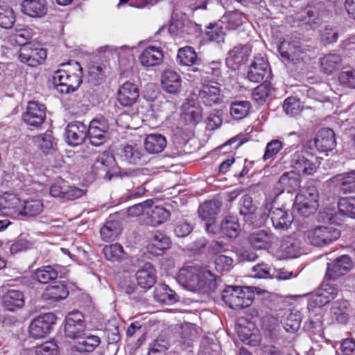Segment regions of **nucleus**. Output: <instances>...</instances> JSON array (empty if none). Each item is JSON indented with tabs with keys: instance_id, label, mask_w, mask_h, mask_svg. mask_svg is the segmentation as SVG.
I'll return each mask as SVG.
<instances>
[{
	"instance_id": "nucleus-1",
	"label": "nucleus",
	"mask_w": 355,
	"mask_h": 355,
	"mask_svg": "<svg viewBox=\"0 0 355 355\" xmlns=\"http://www.w3.org/2000/svg\"><path fill=\"white\" fill-rule=\"evenodd\" d=\"M64 68L54 72L53 83L58 92L69 94L75 92L82 83L83 69L78 62L63 64Z\"/></svg>"
},
{
	"instance_id": "nucleus-2",
	"label": "nucleus",
	"mask_w": 355,
	"mask_h": 355,
	"mask_svg": "<svg viewBox=\"0 0 355 355\" xmlns=\"http://www.w3.org/2000/svg\"><path fill=\"white\" fill-rule=\"evenodd\" d=\"M252 287L227 286L222 293L223 301L232 309H241L252 304L254 299Z\"/></svg>"
},
{
	"instance_id": "nucleus-3",
	"label": "nucleus",
	"mask_w": 355,
	"mask_h": 355,
	"mask_svg": "<svg viewBox=\"0 0 355 355\" xmlns=\"http://www.w3.org/2000/svg\"><path fill=\"white\" fill-rule=\"evenodd\" d=\"M293 211H296L301 217L297 220V233L304 240H309L311 238V200L302 192L298 193L295 199L293 207Z\"/></svg>"
},
{
	"instance_id": "nucleus-4",
	"label": "nucleus",
	"mask_w": 355,
	"mask_h": 355,
	"mask_svg": "<svg viewBox=\"0 0 355 355\" xmlns=\"http://www.w3.org/2000/svg\"><path fill=\"white\" fill-rule=\"evenodd\" d=\"M109 129L108 120L104 116L93 119L89 125H87L89 144L96 147L103 145L110 139Z\"/></svg>"
},
{
	"instance_id": "nucleus-5",
	"label": "nucleus",
	"mask_w": 355,
	"mask_h": 355,
	"mask_svg": "<svg viewBox=\"0 0 355 355\" xmlns=\"http://www.w3.org/2000/svg\"><path fill=\"white\" fill-rule=\"evenodd\" d=\"M196 94L199 103L205 106H213L223 102L224 95L222 93L220 84L217 82L210 81L202 83L201 87L197 90Z\"/></svg>"
},
{
	"instance_id": "nucleus-6",
	"label": "nucleus",
	"mask_w": 355,
	"mask_h": 355,
	"mask_svg": "<svg viewBox=\"0 0 355 355\" xmlns=\"http://www.w3.org/2000/svg\"><path fill=\"white\" fill-rule=\"evenodd\" d=\"M57 320L53 313H46L35 318L30 324L28 331L30 336L35 338H42L53 330Z\"/></svg>"
},
{
	"instance_id": "nucleus-7",
	"label": "nucleus",
	"mask_w": 355,
	"mask_h": 355,
	"mask_svg": "<svg viewBox=\"0 0 355 355\" xmlns=\"http://www.w3.org/2000/svg\"><path fill=\"white\" fill-rule=\"evenodd\" d=\"M86 323L84 315L78 311H73L69 313L64 320V332L67 338L78 339L85 335Z\"/></svg>"
},
{
	"instance_id": "nucleus-8",
	"label": "nucleus",
	"mask_w": 355,
	"mask_h": 355,
	"mask_svg": "<svg viewBox=\"0 0 355 355\" xmlns=\"http://www.w3.org/2000/svg\"><path fill=\"white\" fill-rule=\"evenodd\" d=\"M46 51L39 43H32L21 47L19 51V59L30 67L41 64L46 58Z\"/></svg>"
},
{
	"instance_id": "nucleus-9",
	"label": "nucleus",
	"mask_w": 355,
	"mask_h": 355,
	"mask_svg": "<svg viewBox=\"0 0 355 355\" xmlns=\"http://www.w3.org/2000/svg\"><path fill=\"white\" fill-rule=\"evenodd\" d=\"M46 106L38 101H29L22 114V121L32 128H39L46 119Z\"/></svg>"
},
{
	"instance_id": "nucleus-10",
	"label": "nucleus",
	"mask_w": 355,
	"mask_h": 355,
	"mask_svg": "<svg viewBox=\"0 0 355 355\" xmlns=\"http://www.w3.org/2000/svg\"><path fill=\"white\" fill-rule=\"evenodd\" d=\"M271 70L268 59L265 55L259 54L254 57V60L248 71V79L254 83L262 82L270 76Z\"/></svg>"
},
{
	"instance_id": "nucleus-11",
	"label": "nucleus",
	"mask_w": 355,
	"mask_h": 355,
	"mask_svg": "<svg viewBox=\"0 0 355 355\" xmlns=\"http://www.w3.org/2000/svg\"><path fill=\"white\" fill-rule=\"evenodd\" d=\"M116 161L113 154L104 151L97 155L92 166V172L105 180L112 179L111 173L115 166Z\"/></svg>"
},
{
	"instance_id": "nucleus-12",
	"label": "nucleus",
	"mask_w": 355,
	"mask_h": 355,
	"mask_svg": "<svg viewBox=\"0 0 355 355\" xmlns=\"http://www.w3.org/2000/svg\"><path fill=\"white\" fill-rule=\"evenodd\" d=\"M352 267V260L349 255H341L331 263H327L326 276L329 279H337L345 275Z\"/></svg>"
},
{
	"instance_id": "nucleus-13",
	"label": "nucleus",
	"mask_w": 355,
	"mask_h": 355,
	"mask_svg": "<svg viewBox=\"0 0 355 355\" xmlns=\"http://www.w3.org/2000/svg\"><path fill=\"white\" fill-rule=\"evenodd\" d=\"M66 141L70 146H78L87 138V125L78 121L70 122L65 128Z\"/></svg>"
},
{
	"instance_id": "nucleus-14",
	"label": "nucleus",
	"mask_w": 355,
	"mask_h": 355,
	"mask_svg": "<svg viewBox=\"0 0 355 355\" xmlns=\"http://www.w3.org/2000/svg\"><path fill=\"white\" fill-rule=\"evenodd\" d=\"M340 235L339 230L333 226H320L312 231V245L322 246L337 240Z\"/></svg>"
},
{
	"instance_id": "nucleus-15",
	"label": "nucleus",
	"mask_w": 355,
	"mask_h": 355,
	"mask_svg": "<svg viewBox=\"0 0 355 355\" xmlns=\"http://www.w3.org/2000/svg\"><path fill=\"white\" fill-rule=\"evenodd\" d=\"M118 156L121 161L131 164L143 165L148 159L143 149L137 145H125L119 149Z\"/></svg>"
},
{
	"instance_id": "nucleus-16",
	"label": "nucleus",
	"mask_w": 355,
	"mask_h": 355,
	"mask_svg": "<svg viewBox=\"0 0 355 355\" xmlns=\"http://www.w3.org/2000/svg\"><path fill=\"white\" fill-rule=\"evenodd\" d=\"M276 230L286 231L288 230L293 221V216L283 208H271L268 214Z\"/></svg>"
},
{
	"instance_id": "nucleus-17",
	"label": "nucleus",
	"mask_w": 355,
	"mask_h": 355,
	"mask_svg": "<svg viewBox=\"0 0 355 355\" xmlns=\"http://www.w3.org/2000/svg\"><path fill=\"white\" fill-rule=\"evenodd\" d=\"M251 49L248 45H238L229 51L226 63L229 68L236 70L245 64L250 55Z\"/></svg>"
},
{
	"instance_id": "nucleus-18",
	"label": "nucleus",
	"mask_w": 355,
	"mask_h": 355,
	"mask_svg": "<svg viewBox=\"0 0 355 355\" xmlns=\"http://www.w3.org/2000/svg\"><path fill=\"white\" fill-rule=\"evenodd\" d=\"M200 271V268L197 266H189L183 268L179 272L178 281L189 291H198Z\"/></svg>"
},
{
	"instance_id": "nucleus-19",
	"label": "nucleus",
	"mask_w": 355,
	"mask_h": 355,
	"mask_svg": "<svg viewBox=\"0 0 355 355\" xmlns=\"http://www.w3.org/2000/svg\"><path fill=\"white\" fill-rule=\"evenodd\" d=\"M135 277L138 286L144 289H149L157 281L155 268L151 263L146 262L137 271Z\"/></svg>"
},
{
	"instance_id": "nucleus-20",
	"label": "nucleus",
	"mask_w": 355,
	"mask_h": 355,
	"mask_svg": "<svg viewBox=\"0 0 355 355\" xmlns=\"http://www.w3.org/2000/svg\"><path fill=\"white\" fill-rule=\"evenodd\" d=\"M21 12L33 18H42L47 13L46 0H24L21 3Z\"/></svg>"
},
{
	"instance_id": "nucleus-21",
	"label": "nucleus",
	"mask_w": 355,
	"mask_h": 355,
	"mask_svg": "<svg viewBox=\"0 0 355 355\" xmlns=\"http://www.w3.org/2000/svg\"><path fill=\"white\" fill-rule=\"evenodd\" d=\"M161 85L167 93L178 94L182 87V79L178 72L172 69H166L161 77Z\"/></svg>"
},
{
	"instance_id": "nucleus-22",
	"label": "nucleus",
	"mask_w": 355,
	"mask_h": 355,
	"mask_svg": "<svg viewBox=\"0 0 355 355\" xmlns=\"http://www.w3.org/2000/svg\"><path fill=\"white\" fill-rule=\"evenodd\" d=\"M139 94V89L135 84L126 82L118 91L117 101L122 106L130 107L137 101Z\"/></svg>"
},
{
	"instance_id": "nucleus-23",
	"label": "nucleus",
	"mask_w": 355,
	"mask_h": 355,
	"mask_svg": "<svg viewBox=\"0 0 355 355\" xmlns=\"http://www.w3.org/2000/svg\"><path fill=\"white\" fill-rule=\"evenodd\" d=\"M171 243V239L166 235L159 232H155L152 234L147 250L150 254L154 256H160L170 248Z\"/></svg>"
},
{
	"instance_id": "nucleus-24",
	"label": "nucleus",
	"mask_w": 355,
	"mask_h": 355,
	"mask_svg": "<svg viewBox=\"0 0 355 355\" xmlns=\"http://www.w3.org/2000/svg\"><path fill=\"white\" fill-rule=\"evenodd\" d=\"M300 187V181L294 171L286 172L279 178L275 184V192L279 195L284 191L292 193Z\"/></svg>"
},
{
	"instance_id": "nucleus-25",
	"label": "nucleus",
	"mask_w": 355,
	"mask_h": 355,
	"mask_svg": "<svg viewBox=\"0 0 355 355\" xmlns=\"http://www.w3.org/2000/svg\"><path fill=\"white\" fill-rule=\"evenodd\" d=\"M315 148L322 152L331 150L336 146L335 133L330 128L320 129L314 139Z\"/></svg>"
},
{
	"instance_id": "nucleus-26",
	"label": "nucleus",
	"mask_w": 355,
	"mask_h": 355,
	"mask_svg": "<svg viewBox=\"0 0 355 355\" xmlns=\"http://www.w3.org/2000/svg\"><path fill=\"white\" fill-rule=\"evenodd\" d=\"M68 295L69 290L66 284L64 282H58L48 286L42 296L44 300L58 302L65 299Z\"/></svg>"
},
{
	"instance_id": "nucleus-27",
	"label": "nucleus",
	"mask_w": 355,
	"mask_h": 355,
	"mask_svg": "<svg viewBox=\"0 0 355 355\" xmlns=\"http://www.w3.org/2000/svg\"><path fill=\"white\" fill-rule=\"evenodd\" d=\"M163 57L162 51L159 48L149 46L142 51L139 59L141 65L150 67L159 64Z\"/></svg>"
},
{
	"instance_id": "nucleus-28",
	"label": "nucleus",
	"mask_w": 355,
	"mask_h": 355,
	"mask_svg": "<svg viewBox=\"0 0 355 355\" xmlns=\"http://www.w3.org/2000/svg\"><path fill=\"white\" fill-rule=\"evenodd\" d=\"M295 51L291 55L288 52L282 50L283 44L279 46L278 50L282 57L291 60L295 63L306 62L310 60L309 53L310 51L308 45L300 42L298 45L294 46Z\"/></svg>"
},
{
	"instance_id": "nucleus-29",
	"label": "nucleus",
	"mask_w": 355,
	"mask_h": 355,
	"mask_svg": "<svg viewBox=\"0 0 355 355\" xmlns=\"http://www.w3.org/2000/svg\"><path fill=\"white\" fill-rule=\"evenodd\" d=\"M257 207L253 202L252 198L250 195H244L239 201V214L243 216V219L254 224L257 218Z\"/></svg>"
},
{
	"instance_id": "nucleus-30",
	"label": "nucleus",
	"mask_w": 355,
	"mask_h": 355,
	"mask_svg": "<svg viewBox=\"0 0 355 355\" xmlns=\"http://www.w3.org/2000/svg\"><path fill=\"white\" fill-rule=\"evenodd\" d=\"M274 240L272 233L266 230H259L252 233L248 237V241L252 247L256 249H268Z\"/></svg>"
},
{
	"instance_id": "nucleus-31",
	"label": "nucleus",
	"mask_w": 355,
	"mask_h": 355,
	"mask_svg": "<svg viewBox=\"0 0 355 355\" xmlns=\"http://www.w3.org/2000/svg\"><path fill=\"white\" fill-rule=\"evenodd\" d=\"M350 306L347 300L334 301L331 306V317L340 324H346L349 318Z\"/></svg>"
},
{
	"instance_id": "nucleus-32",
	"label": "nucleus",
	"mask_w": 355,
	"mask_h": 355,
	"mask_svg": "<svg viewBox=\"0 0 355 355\" xmlns=\"http://www.w3.org/2000/svg\"><path fill=\"white\" fill-rule=\"evenodd\" d=\"M101 343V338L94 335L85 337L84 340L78 342L71 348L72 355H82V354L93 352Z\"/></svg>"
},
{
	"instance_id": "nucleus-33",
	"label": "nucleus",
	"mask_w": 355,
	"mask_h": 355,
	"mask_svg": "<svg viewBox=\"0 0 355 355\" xmlns=\"http://www.w3.org/2000/svg\"><path fill=\"white\" fill-rule=\"evenodd\" d=\"M154 298L160 303L173 304L179 300V296L168 285L158 284L154 290Z\"/></svg>"
},
{
	"instance_id": "nucleus-34",
	"label": "nucleus",
	"mask_w": 355,
	"mask_h": 355,
	"mask_svg": "<svg viewBox=\"0 0 355 355\" xmlns=\"http://www.w3.org/2000/svg\"><path fill=\"white\" fill-rule=\"evenodd\" d=\"M241 230L239 219L236 216H225L221 220L220 232L230 239H234L239 234Z\"/></svg>"
},
{
	"instance_id": "nucleus-35",
	"label": "nucleus",
	"mask_w": 355,
	"mask_h": 355,
	"mask_svg": "<svg viewBox=\"0 0 355 355\" xmlns=\"http://www.w3.org/2000/svg\"><path fill=\"white\" fill-rule=\"evenodd\" d=\"M3 302L7 310L14 311L24 305V293L19 290H8L3 295Z\"/></svg>"
},
{
	"instance_id": "nucleus-36",
	"label": "nucleus",
	"mask_w": 355,
	"mask_h": 355,
	"mask_svg": "<svg viewBox=\"0 0 355 355\" xmlns=\"http://www.w3.org/2000/svg\"><path fill=\"white\" fill-rule=\"evenodd\" d=\"M166 146V139L161 134H150L146 137L144 148L150 154H157L164 150Z\"/></svg>"
},
{
	"instance_id": "nucleus-37",
	"label": "nucleus",
	"mask_w": 355,
	"mask_h": 355,
	"mask_svg": "<svg viewBox=\"0 0 355 355\" xmlns=\"http://www.w3.org/2000/svg\"><path fill=\"white\" fill-rule=\"evenodd\" d=\"M227 32V28L223 25V21L219 20L214 24L210 23L209 24L205 31L204 39L216 43L224 42Z\"/></svg>"
},
{
	"instance_id": "nucleus-38",
	"label": "nucleus",
	"mask_w": 355,
	"mask_h": 355,
	"mask_svg": "<svg viewBox=\"0 0 355 355\" xmlns=\"http://www.w3.org/2000/svg\"><path fill=\"white\" fill-rule=\"evenodd\" d=\"M222 202L218 200H211L200 205L198 208L199 217L202 220L216 219V216L220 212Z\"/></svg>"
},
{
	"instance_id": "nucleus-39",
	"label": "nucleus",
	"mask_w": 355,
	"mask_h": 355,
	"mask_svg": "<svg viewBox=\"0 0 355 355\" xmlns=\"http://www.w3.org/2000/svg\"><path fill=\"white\" fill-rule=\"evenodd\" d=\"M22 203L17 196L9 195L0 201V210L6 215L21 214Z\"/></svg>"
},
{
	"instance_id": "nucleus-40",
	"label": "nucleus",
	"mask_w": 355,
	"mask_h": 355,
	"mask_svg": "<svg viewBox=\"0 0 355 355\" xmlns=\"http://www.w3.org/2000/svg\"><path fill=\"white\" fill-rule=\"evenodd\" d=\"M35 33L33 29L29 27H25L17 29L15 33L10 37V44L13 46H20L24 47L26 44H32L31 40Z\"/></svg>"
},
{
	"instance_id": "nucleus-41",
	"label": "nucleus",
	"mask_w": 355,
	"mask_h": 355,
	"mask_svg": "<svg viewBox=\"0 0 355 355\" xmlns=\"http://www.w3.org/2000/svg\"><path fill=\"white\" fill-rule=\"evenodd\" d=\"M147 223L153 227H157L166 222L170 217L171 213L163 207L155 206L147 211Z\"/></svg>"
},
{
	"instance_id": "nucleus-42",
	"label": "nucleus",
	"mask_w": 355,
	"mask_h": 355,
	"mask_svg": "<svg viewBox=\"0 0 355 355\" xmlns=\"http://www.w3.org/2000/svg\"><path fill=\"white\" fill-rule=\"evenodd\" d=\"M342 64V58L338 53H329L320 58V69L326 74L338 70Z\"/></svg>"
},
{
	"instance_id": "nucleus-43",
	"label": "nucleus",
	"mask_w": 355,
	"mask_h": 355,
	"mask_svg": "<svg viewBox=\"0 0 355 355\" xmlns=\"http://www.w3.org/2000/svg\"><path fill=\"white\" fill-rule=\"evenodd\" d=\"M199 289L203 293H210L216 290L217 287L216 277L209 270L200 268L199 276Z\"/></svg>"
},
{
	"instance_id": "nucleus-44",
	"label": "nucleus",
	"mask_w": 355,
	"mask_h": 355,
	"mask_svg": "<svg viewBox=\"0 0 355 355\" xmlns=\"http://www.w3.org/2000/svg\"><path fill=\"white\" fill-rule=\"evenodd\" d=\"M121 230V225L119 220H107L101 227L100 234L104 241L110 242L116 239Z\"/></svg>"
},
{
	"instance_id": "nucleus-45",
	"label": "nucleus",
	"mask_w": 355,
	"mask_h": 355,
	"mask_svg": "<svg viewBox=\"0 0 355 355\" xmlns=\"http://www.w3.org/2000/svg\"><path fill=\"white\" fill-rule=\"evenodd\" d=\"M177 62L180 65L191 67L198 64L200 60L194 49L187 46L179 49L177 55Z\"/></svg>"
},
{
	"instance_id": "nucleus-46",
	"label": "nucleus",
	"mask_w": 355,
	"mask_h": 355,
	"mask_svg": "<svg viewBox=\"0 0 355 355\" xmlns=\"http://www.w3.org/2000/svg\"><path fill=\"white\" fill-rule=\"evenodd\" d=\"M334 181L343 193L355 191V170L334 177Z\"/></svg>"
},
{
	"instance_id": "nucleus-47",
	"label": "nucleus",
	"mask_w": 355,
	"mask_h": 355,
	"mask_svg": "<svg viewBox=\"0 0 355 355\" xmlns=\"http://www.w3.org/2000/svg\"><path fill=\"white\" fill-rule=\"evenodd\" d=\"M58 277L57 266H44L37 268L33 277L41 284H48L51 281L56 279Z\"/></svg>"
},
{
	"instance_id": "nucleus-48",
	"label": "nucleus",
	"mask_w": 355,
	"mask_h": 355,
	"mask_svg": "<svg viewBox=\"0 0 355 355\" xmlns=\"http://www.w3.org/2000/svg\"><path fill=\"white\" fill-rule=\"evenodd\" d=\"M302 317L300 311L289 310L284 313L281 322L286 331L293 332L299 329Z\"/></svg>"
},
{
	"instance_id": "nucleus-49",
	"label": "nucleus",
	"mask_w": 355,
	"mask_h": 355,
	"mask_svg": "<svg viewBox=\"0 0 355 355\" xmlns=\"http://www.w3.org/2000/svg\"><path fill=\"white\" fill-rule=\"evenodd\" d=\"M193 27L192 23L189 21H183L181 19H173L168 31L173 36L184 38L191 33V29Z\"/></svg>"
},
{
	"instance_id": "nucleus-50",
	"label": "nucleus",
	"mask_w": 355,
	"mask_h": 355,
	"mask_svg": "<svg viewBox=\"0 0 355 355\" xmlns=\"http://www.w3.org/2000/svg\"><path fill=\"white\" fill-rule=\"evenodd\" d=\"M35 141L37 143L40 149L45 155L53 153L55 149L56 143L51 131L38 135L35 138Z\"/></svg>"
},
{
	"instance_id": "nucleus-51",
	"label": "nucleus",
	"mask_w": 355,
	"mask_h": 355,
	"mask_svg": "<svg viewBox=\"0 0 355 355\" xmlns=\"http://www.w3.org/2000/svg\"><path fill=\"white\" fill-rule=\"evenodd\" d=\"M245 19V16L238 10L232 11L224 15L220 21H223V25L225 26L227 31L234 30L240 26Z\"/></svg>"
},
{
	"instance_id": "nucleus-52",
	"label": "nucleus",
	"mask_w": 355,
	"mask_h": 355,
	"mask_svg": "<svg viewBox=\"0 0 355 355\" xmlns=\"http://www.w3.org/2000/svg\"><path fill=\"white\" fill-rule=\"evenodd\" d=\"M251 103L248 101H235L230 105V114L233 119L240 120L249 114Z\"/></svg>"
},
{
	"instance_id": "nucleus-53",
	"label": "nucleus",
	"mask_w": 355,
	"mask_h": 355,
	"mask_svg": "<svg viewBox=\"0 0 355 355\" xmlns=\"http://www.w3.org/2000/svg\"><path fill=\"white\" fill-rule=\"evenodd\" d=\"M44 209L42 200L29 199L22 203L21 214L26 216H35L40 214Z\"/></svg>"
},
{
	"instance_id": "nucleus-54",
	"label": "nucleus",
	"mask_w": 355,
	"mask_h": 355,
	"mask_svg": "<svg viewBox=\"0 0 355 355\" xmlns=\"http://www.w3.org/2000/svg\"><path fill=\"white\" fill-rule=\"evenodd\" d=\"M304 108V104L300 100L294 96L286 98L283 104L284 112L291 116L299 114Z\"/></svg>"
},
{
	"instance_id": "nucleus-55",
	"label": "nucleus",
	"mask_w": 355,
	"mask_h": 355,
	"mask_svg": "<svg viewBox=\"0 0 355 355\" xmlns=\"http://www.w3.org/2000/svg\"><path fill=\"white\" fill-rule=\"evenodd\" d=\"M320 42L324 44L336 42L339 36L338 29L330 25H325L319 30Z\"/></svg>"
},
{
	"instance_id": "nucleus-56",
	"label": "nucleus",
	"mask_w": 355,
	"mask_h": 355,
	"mask_svg": "<svg viewBox=\"0 0 355 355\" xmlns=\"http://www.w3.org/2000/svg\"><path fill=\"white\" fill-rule=\"evenodd\" d=\"M15 22V15L13 10L6 5L0 4V27L10 28Z\"/></svg>"
},
{
	"instance_id": "nucleus-57",
	"label": "nucleus",
	"mask_w": 355,
	"mask_h": 355,
	"mask_svg": "<svg viewBox=\"0 0 355 355\" xmlns=\"http://www.w3.org/2000/svg\"><path fill=\"white\" fill-rule=\"evenodd\" d=\"M338 207L342 215L355 219V197L340 198Z\"/></svg>"
},
{
	"instance_id": "nucleus-58",
	"label": "nucleus",
	"mask_w": 355,
	"mask_h": 355,
	"mask_svg": "<svg viewBox=\"0 0 355 355\" xmlns=\"http://www.w3.org/2000/svg\"><path fill=\"white\" fill-rule=\"evenodd\" d=\"M103 251L105 258L112 261L122 259L125 254L123 246L119 243L105 245Z\"/></svg>"
},
{
	"instance_id": "nucleus-59",
	"label": "nucleus",
	"mask_w": 355,
	"mask_h": 355,
	"mask_svg": "<svg viewBox=\"0 0 355 355\" xmlns=\"http://www.w3.org/2000/svg\"><path fill=\"white\" fill-rule=\"evenodd\" d=\"M238 335L240 339L247 345L257 346L260 343V336L246 327H240L238 329Z\"/></svg>"
},
{
	"instance_id": "nucleus-60",
	"label": "nucleus",
	"mask_w": 355,
	"mask_h": 355,
	"mask_svg": "<svg viewBox=\"0 0 355 355\" xmlns=\"http://www.w3.org/2000/svg\"><path fill=\"white\" fill-rule=\"evenodd\" d=\"M270 92V84L265 80L263 83L257 86L252 92L253 99L259 104H263Z\"/></svg>"
},
{
	"instance_id": "nucleus-61",
	"label": "nucleus",
	"mask_w": 355,
	"mask_h": 355,
	"mask_svg": "<svg viewBox=\"0 0 355 355\" xmlns=\"http://www.w3.org/2000/svg\"><path fill=\"white\" fill-rule=\"evenodd\" d=\"M168 347L169 343L167 340L162 338H157L149 345L148 354L164 355Z\"/></svg>"
},
{
	"instance_id": "nucleus-62",
	"label": "nucleus",
	"mask_w": 355,
	"mask_h": 355,
	"mask_svg": "<svg viewBox=\"0 0 355 355\" xmlns=\"http://www.w3.org/2000/svg\"><path fill=\"white\" fill-rule=\"evenodd\" d=\"M283 148V143L279 139H272L266 146L263 160L272 159Z\"/></svg>"
},
{
	"instance_id": "nucleus-63",
	"label": "nucleus",
	"mask_w": 355,
	"mask_h": 355,
	"mask_svg": "<svg viewBox=\"0 0 355 355\" xmlns=\"http://www.w3.org/2000/svg\"><path fill=\"white\" fill-rule=\"evenodd\" d=\"M58 345L53 341H47L35 347L36 355H57L58 354Z\"/></svg>"
},
{
	"instance_id": "nucleus-64",
	"label": "nucleus",
	"mask_w": 355,
	"mask_h": 355,
	"mask_svg": "<svg viewBox=\"0 0 355 355\" xmlns=\"http://www.w3.org/2000/svg\"><path fill=\"white\" fill-rule=\"evenodd\" d=\"M338 80L342 85L355 89V70L352 69L340 72Z\"/></svg>"
}]
</instances>
